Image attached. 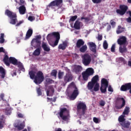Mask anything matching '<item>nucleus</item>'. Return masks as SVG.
I'll use <instances>...</instances> for the list:
<instances>
[{
    "instance_id": "bb28decb",
    "label": "nucleus",
    "mask_w": 131,
    "mask_h": 131,
    "mask_svg": "<svg viewBox=\"0 0 131 131\" xmlns=\"http://www.w3.org/2000/svg\"><path fill=\"white\" fill-rule=\"evenodd\" d=\"M42 48L45 52H50L51 51V48L46 43H42Z\"/></svg>"
},
{
    "instance_id": "052dcab7",
    "label": "nucleus",
    "mask_w": 131,
    "mask_h": 131,
    "mask_svg": "<svg viewBox=\"0 0 131 131\" xmlns=\"http://www.w3.org/2000/svg\"><path fill=\"white\" fill-rule=\"evenodd\" d=\"M93 121L94 122H95V123H98V122H99V119L96 117H94L93 118Z\"/></svg>"
},
{
    "instance_id": "338daca9",
    "label": "nucleus",
    "mask_w": 131,
    "mask_h": 131,
    "mask_svg": "<svg viewBox=\"0 0 131 131\" xmlns=\"http://www.w3.org/2000/svg\"><path fill=\"white\" fill-rule=\"evenodd\" d=\"M111 29V25H108L107 26L106 30H107V31H109V30H110Z\"/></svg>"
},
{
    "instance_id": "774afa93",
    "label": "nucleus",
    "mask_w": 131,
    "mask_h": 131,
    "mask_svg": "<svg viewBox=\"0 0 131 131\" xmlns=\"http://www.w3.org/2000/svg\"><path fill=\"white\" fill-rule=\"evenodd\" d=\"M126 21L128 23H131V17H129L128 18H126Z\"/></svg>"
},
{
    "instance_id": "37998d69",
    "label": "nucleus",
    "mask_w": 131,
    "mask_h": 131,
    "mask_svg": "<svg viewBox=\"0 0 131 131\" xmlns=\"http://www.w3.org/2000/svg\"><path fill=\"white\" fill-rule=\"evenodd\" d=\"M103 49L104 50H107L108 49V43L106 40H104L103 43Z\"/></svg>"
},
{
    "instance_id": "9b49d317",
    "label": "nucleus",
    "mask_w": 131,
    "mask_h": 131,
    "mask_svg": "<svg viewBox=\"0 0 131 131\" xmlns=\"http://www.w3.org/2000/svg\"><path fill=\"white\" fill-rule=\"evenodd\" d=\"M127 41L126 40V37L124 36H121L117 40V43L119 46H125Z\"/></svg>"
},
{
    "instance_id": "e433bc0d",
    "label": "nucleus",
    "mask_w": 131,
    "mask_h": 131,
    "mask_svg": "<svg viewBox=\"0 0 131 131\" xmlns=\"http://www.w3.org/2000/svg\"><path fill=\"white\" fill-rule=\"evenodd\" d=\"M82 76L83 77V79L85 80V81H86L89 79V76H90L89 75L87 74L85 72H83L82 73Z\"/></svg>"
},
{
    "instance_id": "473e14b6",
    "label": "nucleus",
    "mask_w": 131,
    "mask_h": 131,
    "mask_svg": "<svg viewBox=\"0 0 131 131\" xmlns=\"http://www.w3.org/2000/svg\"><path fill=\"white\" fill-rule=\"evenodd\" d=\"M88 50V46L86 45H83L81 48L80 47L79 51L81 53H85Z\"/></svg>"
},
{
    "instance_id": "dca6fc26",
    "label": "nucleus",
    "mask_w": 131,
    "mask_h": 131,
    "mask_svg": "<svg viewBox=\"0 0 131 131\" xmlns=\"http://www.w3.org/2000/svg\"><path fill=\"white\" fill-rule=\"evenodd\" d=\"M116 100L117 101H122V103L121 106H116L117 109H121V108H123V107H124V106H125V100H124V98L122 97H118Z\"/></svg>"
},
{
    "instance_id": "2f4dec72",
    "label": "nucleus",
    "mask_w": 131,
    "mask_h": 131,
    "mask_svg": "<svg viewBox=\"0 0 131 131\" xmlns=\"http://www.w3.org/2000/svg\"><path fill=\"white\" fill-rule=\"evenodd\" d=\"M91 81L92 82H93L94 83H99L98 82V81H99V75H96L94 76L92 78Z\"/></svg>"
},
{
    "instance_id": "c756f323",
    "label": "nucleus",
    "mask_w": 131,
    "mask_h": 131,
    "mask_svg": "<svg viewBox=\"0 0 131 131\" xmlns=\"http://www.w3.org/2000/svg\"><path fill=\"white\" fill-rule=\"evenodd\" d=\"M123 31H124V28L122 27L121 26H118L116 31V33L117 34H120V33H122Z\"/></svg>"
},
{
    "instance_id": "0eeeda50",
    "label": "nucleus",
    "mask_w": 131,
    "mask_h": 131,
    "mask_svg": "<svg viewBox=\"0 0 131 131\" xmlns=\"http://www.w3.org/2000/svg\"><path fill=\"white\" fill-rule=\"evenodd\" d=\"M82 62L84 66H89L92 62V56L89 54H85L82 56Z\"/></svg>"
},
{
    "instance_id": "72a5a7b5",
    "label": "nucleus",
    "mask_w": 131,
    "mask_h": 131,
    "mask_svg": "<svg viewBox=\"0 0 131 131\" xmlns=\"http://www.w3.org/2000/svg\"><path fill=\"white\" fill-rule=\"evenodd\" d=\"M117 61L119 63H123L124 64H126V61H125V59L123 57H119L117 58Z\"/></svg>"
},
{
    "instance_id": "a211bd4d",
    "label": "nucleus",
    "mask_w": 131,
    "mask_h": 131,
    "mask_svg": "<svg viewBox=\"0 0 131 131\" xmlns=\"http://www.w3.org/2000/svg\"><path fill=\"white\" fill-rule=\"evenodd\" d=\"M84 41H83V40L81 39H78L77 41V42L76 43V48L79 49L81 48L82 46H84Z\"/></svg>"
},
{
    "instance_id": "ea45409f",
    "label": "nucleus",
    "mask_w": 131,
    "mask_h": 131,
    "mask_svg": "<svg viewBox=\"0 0 131 131\" xmlns=\"http://www.w3.org/2000/svg\"><path fill=\"white\" fill-rule=\"evenodd\" d=\"M5 34L2 33L0 37V43H4L5 42Z\"/></svg>"
},
{
    "instance_id": "39448f33",
    "label": "nucleus",
    "mask_w": 131,
    "mask_h": 131,
    "mask_svg": "<svg viewBox=\"0 0 131 131\" xmlns=\"http://www.w3.org/2000/svg\"><path fill=\"white\" fill-rule=\"evenodd\" d=\"M44 80L45 77L43 76V73H42V72L39 71L36 73L34 82L36 84H40Z\"/></svg>"
},
{
    "instance_id": "6ab92c4d",
    "label": "nucleus",
    "mask_w": 131,
    "mask_h": 131,
    "mask_svg": "<svg viewBox=\"0 0 131 131\" xmlns=\"http://www.w3.org/2000/svg\"><path fill=\"white\" fill-rule=\"evenodd\" d=\"M127 45H121L119 47V51L120 53L123 54V53H126L127 52V48H126Z\"/></svg>"
},
{
    "instance_id": "ddd939ff",
    "label": "nucleus",
    "mask_w": 131,
    "mask_h": 131,
    "mask_svg": "<svg viewBox=\"0 0 131 131\" xmlns=\"http://www.w3.org/2000/svg\"><path fill=\"white\" fill-rule=\"evenodd\" d=\"M131 83H127L121 86L120 91L122 92H126V91H130Z\"/></svg>"
},
{
    "instance_id": "c85d7f7f",
    "label": "nucleus",
    "mask_w": 131,
    "mask_h": 131,
    "mask_svg": "<svg viewBox=\"0 0 131 131\" xmlns=\"http://www.w3.org/2000/svg\"><path fill=\"white\" fill-rule=\"evenodd\" d=\"M41 48L40 47H39V48H37L33 53V56H39L40 55V50Z\"/></svg>"
},
{
    "instance_id": "423d86ee",
    "label": "nucleus",
    "mask_w": 131,
    "mask_h": 131,
    "mask_svg": "<svg viewBox=\"0 0 131 131\" xmlns=\"http://www.w3.org/2000/svg\"><path fill=\"white\" fill-rule=\"evenodd\" d=\"M77 110L78 112H80V110H82L81 112V115H84L85 114V111L88 110L86 104L83 102H80L77 105Z\"/></svg>"
},
{
    "instance_id": "13d9d810",
    "label": "nucleus",
    "mask_w": 131,
    "mask_h": 131,
    "mask_svg": "<svg viewBox=\"0 0 131 131\" xmlns=\"http://www.w3.org/2000/svg\"><path fill=\"white\" fill-rule=\"evenodd\" d=\"M108 91L109 92H111L112 93H113V88H112V87L110 85L108 86Z\"/></svg>"
},
{
    "instance_id": "7c9ffc66",
    "label": "nucleus",
    "mask_w": 131,
    "mask_h": 131,
    "mask_svg": "<svg viewBox=\"0 0 131 131\" xmlns=\"http://www.w3.org/2000/svg\"><path fill=\"white\" fill-rule=\"evenodd\" d=\"M124 117H125V116H124V115H121L119 117L118 121H119L120 124H121V123H122L124 122V121H125V118Z\"/></svg>"
},
{
    "instance_id": "09e8293b",
    "label": "nucleus",
    "mask_w": 131,
    "mask_h": 131,
    "mask_svg": "<svg viewBox=\"0 0 131 131\" xmlns=\"http://www.w3.org/2000/svg\"><path fill=\"white\" fill-rule=\"evenodd\" d=\"M105 104H106V102H105V101H104L103 100H101L99 101V105L101 107H104V106H105Z\"/></svg>"
},
{
    "instance_id": "c9c22d12",
    "label": "nucleus",
    "mask_w": 131,
    "mask_h": 131,
    "mask_svg": "<svg viewBox=\"0 0 131 131\" xmlns=\"http://www.w3.org/2000/svg\"><path fill=\"white\" fill-rule=\"evenodd\" d=\"M18 66V67L20 71H23V72H25V69L24 68V67L23 66V64L21 62L19 61L18 63L16 64Z\"/></svg>"
},
{
    "instance_id": "b1692460",
    "label": "nucleus",
    "mask_w": 131,
    "mask_h": 131,
    "mask_svg": "<svg viewBox=\"0 0 131 131\" xmlns=\"http://www.w3.org/2000/svg\"><path fill=\"white\" fill-rule=\"evenodd\" d=\"M85 72L89 76L93 75L94 73H95V72L94 71V69L92 68H89L87 69Z\"/></svg>"
},
{
    "instance_id": "aec40b11",
    "label": "nucleus",
    "mask_w": 131,
    "mask_h": 131,
    "mask_svg": "<svg viewBox=\"0 0 131 131\" xmlns=\"http://www.w3.org/2000/svg\"><path fill=\"white\" fill-rule=\"evenodd\" d=\"M122 127L123 128H129V126L130 125V122L128 121H125L120 124Z\"/></svg>"
},
{
    "instance_id": "f257e3e1",
    "label": "nucleus",
    "mask_w": 131,
    "mask_h": 131,
    "mask_svg": "<svg viewBox=\"0 0 131 131\" xmlns=\"http://www.w3.org/2000/svg\"><path fill=\"white\" fill-rule=\"evenodd\" d=\"M53 36L55 38L56 40L54 43L49 42V45L53 48H55V47H56V46H58V43H59V40H60V33L58 32H54L52 33L49 34L47 35V38L48 40H50L52 37H53Z\"/></svg>"
},
{
    "instance_id": "5fc2aeb1",
    "label": "nucleus",
    "mask_w": 131,
    "mask_h": 131,
    "mask_svg": "<svg viewBox=\"0 0 131 131\" xmlns=\"http://www.w3.org/2000/svg\"><path fill=\"white\" fill-rule=\"evenodd\" d=\"M111 52H113V53H114V52H115V44H113L111 47Z\"/></svg>"
},
{
    "instance_id": "cd10ccee",
    "label": "nucleus",
    "mask_w": 131,
    "mask_h": 131,
    "mask_svg": "<svg viewBox=\"0 0 131 131\" xmlns=\"http://www.w3.org/2000/svg\"><path fill=\"white\" fill-rule=\"evenodd\" d=\"M95 83L92 82V81L88 82V84L87 85V88L88 90H89L90 91H92L93 89H94V86H95Z\"/></svg>"
},
{
    "instance_id": "f704fd0d",
    "label": "nucleus",
    "mask_w": 131,
    "mask_h": 131,
    "mask_svg": "<svg viewBox=\"0 0 131 131\" xmlns=\"http://www.w3.org/2000/svg\"><path fill=\"white\" fill-rule=\"evenodd\" d=\"M35 72L33 71H31L29 72V75L31 79H35Z\"/></svg>"
},
{
    "instance_id": "bf43d9fd",
    "label": "nucleus",
    "mask_w": 131,
    "mask_h": 131,
    "mask_svg": "<svg viewBox=\"0 0 131 131\" xmlns=\"http://www.w3.org/2000/svg\"><path fill=\"white\" fill-rule=\"evenodd\" d=\"M24 22V20H20L19 21L16 25V26L17 27H18V26H20V25L21 24H22V23H23Z\"/></svg>"
},
{
    "instance_id": "393cba45",
    "label": "nucleus",
    "mask_w": 131,
    "mask_h": 131,
    "mask_svg": "<svg viewBox=\"0 0 131 131\" xmlns=\"http://www.w3.org/2000/svg\"><path fill=\"white\" fill-rule=\"evenodd\" d=\"M0 73L1 74V78L4 79V78H5V77H6V70H5V69H4L3 67H0Z\"/></svg>"
},
{
    "instance_id": "c03bdc74",
    "label": "nucleus",
    "mask_w": 131,
    "mask_h": 131,
    "mask_svg": "<svg viewBox=\"0 0 131 131\" xmlns=\"http://www.w3.org/2000/svg\"><path fill=\"white\" fill-rule=\"evenodd\" d=\"M16 127L18 128L19 130H21L24 128V125L22 124H20L19 125H18L16 126Z\"/></svg>"
},
{
    "instance_id": "4c0bfd02",
    "label": "nucleus",
    "mask_w": 131,
    "mask_h": 131,
    "mask_svg": "<svg viewBox=\"0 0 131 131\" xmlns=\"http://www.w3.org/2000/svg\"><path fill=\"white\" fill-rule=\"evenodd\" d=\"M129 113V107L126 106L124 112H123V115H128V114Z\"/></svg>"
},
{
    "instance_id": "a18cd8bd",
    "label": "nucleus",
    "mask_w": 131,
    "mask_h": 131,
    "mask_svg": "<svg viewBox=\"0 0 131 131\" xmlns=\"http://www.w3.org/2000/svg\"><path fill=\"white\" fill-rule=\"evenodd\" d=\"M5 125V121L3 120H0V129H2Z\"/></svg>"
},
{
    "instance_id": "0e129e2a",
    "label": "nucleus",
    "mask_w": 131,
    "mask_h": 131,
    "mask_svg": "<svg viewBox=\"0 0 131 131\" xmlns=\"http://www.w3.org/2000/svg\"><path fill=\"white\" fill-rule=\"evenodd\" d=\"M17 115H18V117H19V118H23V117H24L23 115L21 113L18 114Z\"/></svg>"
},
{
    "instance_id": "e2e57ef3",
    "label": "nucleus",
    "mask_w": 131,
    "mask_h": 131,
    "mask_svg": "<svg viewBox=\"0 0 131 131\" xmlns=\"http://www.w3.org/2000/svg\"><path fill=\"white\" fill-rule=\"evenodd\" d=\"M102 39H103V36H102V35H98V40H102Z\"/></svg>"
},
{
    "instance_id": "8fccbe9b",
    "label": "nucleus",
    "mask_w": 131,
    "mask_h": 131,
    "mask_svg": "<svg viewBox=\"0 0 131 131\" xmlns=\"http://www.w3.org/2000/svg\"><path fill=\"white\" fill-rule=\"evenodd\" d=\"M110 24L112 25V27H115V25H116V22L114 21V19H112L110 21Z\"/></svg>"
},
{
    "instance_id": "680f3d73",
    "label": "nucleus",
    "mask_w": 131,
    "mask_h": 131,
    "mask_svg": "<svg viewBox=\"0 0 131 131\" xmlns=\"http://www.w3.org/2000/svg\"><path fill=\"white\" fill-rule=\"evenodd\" d=\"M41 39V36L40 35H37L36 36V38H35V39H38L39 40H40Z\"/></svg>"
},
{
    "instance_id": "7ed1b4c3",
    "label": "nucleus",
    "mask_w": 131,
    "mask_h": 131,
    "mask_svg": "<svg viewBox=\"0 0 131 131\" xmlns=\"http://www.w3.org/2000/svg\"><path fill=\"white\" fill-rule=\"evenodd\" d=\"M5 15H7L10 19V23L12 25H15L16 22H17V14L9 9H7L5 11Z\"/></svg>"
},
{
    "instance_id": "a19ab883",
    "label": "nucleus",
    "mask_w": 131,
    "mask_h": 131,
    "mask_svg": "<svg viewBox=\"0 0 131 131\" xmlns=\"http://www.w3.org/2000/svg\"><path fill=\"white\" fill-rule=\"evenodd\" d=\"M32 42H36V43H37V45H39V47H40V40L34 38L32 40Z\"/></svg>"
},
{
    "instance_id": "de8ad7c7",
    "label": "nucleus",
    "mask_w": 131,
    "mask_h": 131,
    "mask_svg": "<svg viewBox=\"0 0 131 131\" xmlns=\"http://www.w3.org/2000/svg\"><path fill=\"white\" fill-rule=\"evenodd\" d=\"M76 19H77V15L71 16L70 19V21L73 22V21H75V20H76Z\"/></svg>"
},
{
    "instance_id": "4468645a",
    "label": "nucleus",
    "mask_w": 131,
    "mask_h": 131,
    "mask_svg": "<svg viewBox=\"0 0 131 131\" xmlns=\"http://www.w3.org/2000/svg\"><path fill=\"white\" fill-rule=\"evenodd\" d=\"M88 46H89L90 50L91 52L96 54L97 53V45L93 42H90L88 43Z\"/></svg>"
},
{
    "instance_id": "f3484780",
    "label": "nucleus",
    "mask_w": 131,
    "mask_h": 131,
    "mask_svg": "<svg viewBox=\"0 0 131 131\" xmlns=\"http://www.w3.org/2000/svg\"><path fill=\"white\" fill-rule=\"evenodd\" d=\"M68 46V41H64L62 42V44H60L58 46V49L59 50H65L66 48H67V46Z\"/></svg>"
},
{
    "instance_id": "2eb2a0df",
    "label": "nucleus",
    "mask_w": 131,
    "mask_h": 131,
    "mask_svg": "<svg viewBox=\"0 0 131 131\" xmlns=\"http://www.w3.org/2000/svg\"><path fill=\"white\" fill-rule=\"evenodd\" d=\"M78 95H79L78 89H77V87H75V90L73 91L70 98L71 100H75L77 97V96H78Z\"/></svg>"
},
{
    "instance_id": "4d7b16f0",
    "label": "nucleus",
    "mask_w": 131,
    "mask_h": 131,
    "mask_svg": "<svg viewBox=\"0 0 131 131\" xmlns=\"http://www.w3.org/2000/svg\"><path fill=\"white\" fill-rule=\"evenodd\" d=\"M94 4H100L102 2V0H92Z\"/></svg>"
},
{
    "instance_id": "412c9836",
    "label": "nucleus",
    "mask_w": 131,
    "mask_h": 131,
    "mask_svg": "<svg viewBox=\"0 0 131 131\" xmlns=\"http://www.w3.org/2000/svg\"><path fill=\"white\" fill-rule=\"evenodd\" d=\"M19 12L20 15H24L26 13V8L25 6L22 5L19 7Z\"/></svg>"
},
{
    "instance_id": "a878e982",
    "label": "nucleus",
    "mask_w": 131,
    "mask_h": 131,
    "mask_svg": "<svg viewBox=\"0 0 131 131\" xmlns=\"http://www.w3.org/2000/svg\"><path fill=\"white\" fill-rule=\"evenodd\" d=\"M32 33H33V30L31 29H29L27 32L25 39H28V38H30L32 35Z\"/></svg>"
},
{
    "instance_id": "864d4df0",
    "label": "nucleus",
    "mask_w": 131,
    "mask_h": 131,
    "mask_svg": "<svg viewBox=\"0 0 131 131\" xmlns=\"http://www.w3.org/2000/svg\"><path fill=\"white\" fill-rule=\"evenodd\" d=\"M28 20L32 22V21L35 20V18L32 16H29L28 17Z\"/></svg>"
},
{
    "instance_id": "20e7f679",
    "label": "nucleus",
    "mask_w": 131,
    "mask_h": 131,
    "mask_svg": "<svg viewBox=\"0 0 131 131\" xmlns=\"http://www.w3.org/2000/svg\"><path fill=\"white\" fill-rule=\"evenodd\" d=\"M59 116L63 121H68V120H69V118H70L69 111L66 108H60Z\"/></svg>"
},
{
    "instance_id": "9d476101",
    "label": "nucleus",
    "mask_w": 131,
    "mask_h": 131,
    "mask_svg": "<svg viewBox=\"0 0 131 131\" xmlns=\"http://www.w3.org/2000/svg\"><path fill=\"white\" fill-rule=\"evenodd\" d=\"M63 3V0H55L52 1L48 6H47V10L51 7H59Z\"/></svg>"
},
{
    "instance_id": "5701e85b",
    "label": "nucleus",
    "mask_w": 131,
    "mask_h": 131,
    "mask_svg": "<svg viewBox=\"0 0 131 131\" xmlns=\"http://www.w3.org/2000/svg\"><path fill=\"white\" fill-rule=\"evenodd\" d=\"M72 80V76H70L69 74H66L64 77V81L66 83L69 82Z\"/></svg>"
},
{
    "instance_id": "58836bf2",
    "label": "nucleus",
    "mask_w": 131,
    "mask_h": 131,
    "mask_svg": "<svg viewBox=\"0 0 131 131\" xmlns=\"http://www.w3.org/2000/svg\"><path fill=\"white\" fill-rule=\"evenodd\" d=\"M99 88L100 84H99V83H96L94 85L93 91H94V92H98V91H99Z\"/></svg>"
},
{
    "instance_id": "69168bd1",
    "label": "nucleus",
    "mask_w": 131,
    "mask_h": 131,
    "mask_svg": "<svg viewBox=\"0 0 131 131\" xmlns=\"http://www.w3.org/2000/svg\"><path fill=\"white\" fill-rule=\"evenodd\" d=\"M0 53H5V49L3 47H0Z\"/></svg>"
},
{
    "instance_id": "f03ea898",
    "label": "nucleus",
    "mask_w": 131,
    "mask_h": 131,
    "mask_svg": "<svg viewBox=\"0 0 131 131\" xmlns=\"http://www.w3.org/2000/svg\"><path fill=\"white\" fill-rule=\"evenodd\" d=\"M3 62H4L6 66H10V63L13 64V65H17L19 63V61L15 57H10L9 58V56L7 55L4 56Z\"/></svg>"
},
{
    "instance_id": "6e6d98bb",
    "label": "nucleus",
    "mask_w": 131,
    "mask_h": 131,
    "mask_svg": "<svg viewBox=\"0 0 131 131\" xmlns=\"http://www.w3.org/2000/svg\"><path fill=\"white\" fill-rule=\"evenodd\" d=\"M11 111L10 110H8V109H6L5 110V114L6 115H11Z\"/></svg>"
},
{
    "instance_id": "4be33fe9",
    "label": "nucleus",
    "mask_w": 131,
    "mask_h": 131,
    "mask_svg": "<svg viewBox=\"0 0 131 131\" xmlns=\"http://www.w3.org/2000/svg\"><path fill=\"white\" fill-rule=\"evenodd\" d=\"M82 23L79 20H76L74 24V28L76 29V30H79L80 29V25Z\"/></svg>"
},
{
    "instance_id": "f8f14e48",
    "label": "nucleus",
    "mask_w": 131,
    "mask_h": 131,
    "mask_svg": "<svg viewBox=\"0 0 131 131\" xmlns=\"http://www.w3.org/2000/svg\"><path fill=\"white\" fill-rule=\"evenodd\" d=\"M83 68L81 66L79 65H74V68L73 69V72H75L76 74H80L81 73V71H82Z\"/></svg>"
},
{
    "instance_id": "3c124183",
    "label": "nucleus",
    "mask_w": 131,
    "mask_h": 131,
    "mask_svg": "<svg viewBox=\"0 0 131 131\" xmlns=\"http://www.w3.org/2000/svg\"><path fill=\"white\" fill-rule=\"evenodd\" d=\"M63 75H64V73L62 72H58V78L59 79H61Z\"/></svg>"
},
{
    "instance_id": "603ef678",
    "label": "nucleus",
    "mask_w": 131,
    "mask_h": 131,
    "mask_svg": "<svg viewBox=\"0 0 131 131\" xmlns=\"http://www.w3.org/2000/svg\"><path fill=\"white\" fill-rule=\"evenodd\" d=\"M5 97V94L4 93H2L0 95V98H1V100L2 101H4V102H7V100L5 99L4 98Z\"/></svg>"
},
{
    "instance_id": "79ce46f5",
    "label": "nucleus",
    "mask_w": 131,
    "mask_h": 131,
    "mask_svg": "<svg viewBox=\"0 0 131 131\" xmlns=\"http://www.w3.org/2000/svg\"><path fill=\"white\" fill-rule=\"evenodd\" d=\"M57 70H53L51 72V76H54V77H57Z\"/></svg>"
},
{
    "instance_id": "1a4fd4ad",
    "label": "nucleus",
    "mask_w": 131,
    "mask_h": 131,
    "mask_svg": "<svg viewBox=\"0 0 131 131\" xmlns=\"http://www.w3.org/2000/svg\"><path fill=\"white\" fill-rule=\"evenodd\" d=\"M119 8L120 9L116 10V13L119 14V15H121V16H123V15L126 13V11H127L128 7L126 5H120Z\"/></svg>"
},
{
    "instance_id": "6e6552de",
    "label": "nucleus",
    "mask_w": 131,
    "mask_h": 131,
    "mask_svg": "<svg viewBox=\"0 0 131 131\" xmlns=\"http://www.w3.org/2000/svg\"><path fill=\"white\" fill-rule=\"evenodd\" d=\"M109 85V82L105 78L101 79V85L100 87V91L102 94H105L107 92V88Z\"/></svg>"
},
{
    "instance_id": "49530a36",
    "label": "nucleus",
    "mask_w": 131,
    "mask_h": 131,
    "mask_svg": "<svg viewBox=\"0 0 131 131\" xmlns=\"http://www.w3.org/2000/svg\"><path fill=\"white\" fill-rule=\"evenodd\" d=\"M36 91L38 96H41V95H42V93L41 92V89H40V88H37Z\"/></svg>"
}]
</instances>
